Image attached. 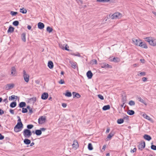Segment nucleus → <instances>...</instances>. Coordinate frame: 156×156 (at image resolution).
<instances>
[{
  "label": "nucleus",
  "mask_w": 156,
  "mask_h": 156,
  "mask_svg": "<svg viewBox=\"0 0 156 156\" xmlns=\"http://www.w3.org/2000/svg\"><path fill=\"white\" fill-rule=\"evenodd\" d=\"M144 40L147 42L151 46H156V38L154 37H148L144 38Z\"/></svg>",
  "instance_id": "nucleus-1"
},
{
  "label": "nucleus",
  "mask_w": 156,
  "mask_h": 156,
  "mask_svg": "<svg viewBox=\"0 0 156 156\" xmlns=\"http://www.w3.org/2000/svg\"><path fill=\"white\" fill-rule=\"evenodd\" d=\"M122 16V15L119 12H116L113 14L111 16L112 19H120Z\"/></svg>",
  "instance_id": "nucleus-2"
},
{
  "label": "nucleus",
  "mask_w": 156,
  "mask_h": 156,
  "mask_svg": "<svg viewBox=\"0 0 156 156\" xmlns=\"http://www.w3.org/2000/svg\"><path fill=\"white\" fill-rule=\"evenodd\" d=\"M23 134L26 138H29L32 135L31 131L28 129H25L23 131Z\"/></svg>",
  "instance_id": "nucleus-3"
},
{
  "label": "nucleus",
  "mask_w": 156,
  "mask_h": 156,
  "mask_svg": "<svg viewBox=\"0 0 156 156\" xmlns=\"http://www.w3.org/2000/svg\"><path fill=\"white\" fill-rule=\"evenodd\" d=\"M23 125L22 123H17L14 128V130L16 132H18L20 131V129L22 128Z\"/></svg>",
  "instance_id": "nucleus-4"
},
{
  "label": "nucleus",
  "mask_w": 156,
  "mask_h": 156,
  "mask_svg": "<svg viewBox=\"0 0 156 156\" xmlns=\"http://www.w3.org/2000/svg\"><path fill=\"white\" fill-rule=\"evenodd\" d=\"M23 76L24 80L25 82L28 83L29 80V75L28 74L25 70L23 71Z\"/></svg>",
  "instance_id": "nucleus-5"
},
{
  "label": "nucleus",
  "mask_w": 156,
  "mask_h": 156,
  "mask_svg": "<svg viewBox=\"0 0 156 156\" xmlns=\"http://www.w3.org/2000/svg\"><path fill=\"white\" fill-rule=\"evenodd\" d=\"M46 120V117L44 116H41L38 119V123L40 124H42L45 122Z\"/></svg>",
  "instance_id": "nucleus-6"
},
{
  "label": "nucleus",
  "mask_w": 156,
  "mask_h": 156,
  "mask_svg": "<svg viewBox=\"0 0 156 156\" xmlns=\"http://www.w3.org/2000/svg\"><path fill=\"white\" fill-rule=\"evenodd\" d=\"M132 40L134 44L138 46H140V43L142 42L141 40L140 39H137L133 38L132 39Z\"/></svg>",
  "instance_id": "nucleus-7"
},
{
  "label": "nucleus",
  "mask_w": 156,
  "mask_h": 156,
  "mask_svg": "<svg viewBox=\"0 0 156 156\" xmlns=\"http://www.w3.org/2000/svg\"><path fill=\"white\" fill-rule=\"evenodd\" d=\"M17 72L16 68L14 67H12L11 70V75L12 76H16Z\"/></svg>",
  "instance_id": "nucleus-8"
},
{
  "label": "nucleus",
  "mask_w": 156,
  "mask_h": 156,
  "mask_svg": "<svg viewBox=\"0 0 156 156\" xmlns=\"http://www.w3.org/2000/svg\"><path fill=\"white\" fill-rule=\"evenodd\" d=\"M101 67L104 68H112V66L111 65H109L108 64L106 63H102L101 64Z\"/></svg>",
  "instance_id": "nucleus-9"
},
{
  "label": "nucleus",
  "mask_w": 156,
  "mask_h": 156,
  "mask_svg": "<svg viewBox=\"0 0 156 156\" xmlns=\"http://www.w3.org/2000/svg\"><path fill=\"white\" fill-rule=\"evenodd\" d=\"M14 86L13 83H9L6 84L5 86V89L7 90H10Z\"/></svg>",
  "instance_id": "nucleus-10"
},
{
  "label": "nucleus",
  "mask_w": 156,
  "mask_h": 156,
  "mask_svg": "<svg viewBox=\"0 0 156 156\" xmlns=\"http://www.w3.org/2000/svg\"><path fill=\"white\" fill-rule=\"evenodd\" d=\"M145 146V143L144 141H143L141 142V143L139 145L138 148L139 149L142 150L144 148Z\"/></svg>",
  "instance_id": "nucleus-11"
},
{
  "label": "nucleus",
  "mask_w": 156,
  "mask_h": 156,
  "mask_svg": "<svg viewBox=\"0 0 156 156\" xmlns=\"http://www.w3.org/2000/svg\"><path fill=\"white\" fill-rule=\"evenodd\" d=\"M73 148L76 150L79 147L78 143L77 140H74L73 141V143L72 144Z\"/></svg>",
  "instance_id": "nucleus-12"
},
{
  "label": "nucleus",
  "mask_w": 156,
  "mask_h": 156,
  "mask_svg": "<svg viewBox=\"0 0 156 156\" xmlns=\"http://www.w3.org/2000/svg\"><path fill=\"white\" fill-rule=\"evenodd\" d=\"M143 116L144 118L147 119L148 120L152 122H153V121L152 119L150 117L147 115V114H144L143 115Z\"/></svg>",
  "instance_id": "nucleus-13"
},
{
  "label": "nucleus",
  "mask_w": 156,
  "mask_h": 156,
  "mask_svg": "<svg viewBox=\"0 0 156 156\" xmlns=\"http://www.w3.org/2000/svg\"><path fill=\"white\" fill-rule=\"evenodd\" d=\"M72 94L73 96V98H79L81 97L80 95L78 93L76 92H73L72 93Z\"/></svg>",
  "instance_id": "nucleus-14"
},
{
  "label": "nucleus",
  "mask_w": 156,
  "mask_h": 156,
  "mask_svg": "<svg viewBox=\"0 0 156 156\" xmlns=\"http://www.w3.org/2000/svg\"><path fill=\"white\" fill-rule=\"evenodd\" d=\"M48 93H44L42 94L41 98L42 99L45 100L48 98Z\"/></svg>",
  "instance_id": "nucleus-15"
},
{
  "label": "nucleus",
  "mask_w": 156,
  "mask_h": 156,
  "mask_svg": "<svg viewBox=\"0 0 156 156\" xmlns=\"http://www.w3.org/2000/svg\"><path fill=\"white\" fill-rule=\"evenodd\" d=\"M37 26L38 28L39 29L41 30L44 28V25L43 23L41 22H39L37 24Z\"/></svg>",
  "instance_id": "nucleus-16"
},
{
  "label": "nucleus",
  "mask_w": 156,
  "mask_h": 156,
  "mask_svg": "<svg viewBox=\"0 0 156 156\" xmlns=\"http://www.w3.org/2000/svg\"><path fill=\"white\" fill-rule=\"evenodd\" d=\"M87 75L88 79H90L92 78L93 74L91 71H89L87 73Z\"/></svg>",
  "instance_id": "nucleus-17"
},
{
  "label": "nucleus",
  "mask_w": 156,
  "mask_h": 156,
  "mask_svg": "<svg viewBox=\"0 0 156 156\" xmlns=\"http://www.w3.org/2000/svg\"><path fill=\"white\" fill-rule=\"evenodd\" d=\"M139 46L145 49H147L148 48L147 44L145 43H144L142 42H141Z\"/></svg>",
  "instance_id": "nucleus-18"
},
{
  "label": "nucleus",
  "mask_w": 156,
  "mask_h": 156,
  "mask_svg": "<svg viewBox=\"0 0 156 156\" xmlns=\"http://www.w3.org/2000/svg\"><path fill=\"white\" fill-rule=\"evenodd\" d=\"M14 28L13 27L10 26L9 27V28L7 31V33L8 34L11 33H12L14 31Z\"/></svg>",
  "instance_id": "nucleus-19"
},
{
  "label": "nucleus",
  "mask_w": 156,
  "mask_h": 156,
  "mask_svg": "<svg viewBox=\"0 0 156 156\" xmlns=\"http://www.w3.org/2000/svg\"><path fill=\"white\" fill-rule=\"evenodd\" d=\"M144 138L146 140L150 141L151 139V136L147 134H145L144 135Z\"/></svg>",
  "instance_id": "nucleus-20"
},
{
  "label": "nucleus",
  "mask_w": 156,
  "mask_h": 156,
  "mask_svg": "<svg viewBox=\"0 0 156 156\" xmlns=\"http://www.w3.org/2000/svg\"><path fill=\"white\" fill-rule=\"evenodd\" d=\"M17 96L12 95L10 97H9V101H11L14 100V99H17Z\"/></svg>",
  "instance_id": "nucleus-21"
},
{
  "label": "nucleus",
  "mask_w": 156,
  "mask_h": 156,
  "mask_svg": "<svg viewBox=\"0 0 156 156\" xmlns=\"http://www.w3.org/2000/svg\"><path fill=\"white\" fill-rule=\"evenodd\" d=\"M21 38L22 41L24 42H25L26 41V33H23L21 35Z\"/></svg>",
  "instance_id": "nucleus-22"
},
{
  "label": "nucleus",
  "mask_w": 156,
  "mask_h": 156,
  "mask_svg": "<svg viewBox=\"0 0 156 156\" xmlns=\"http://www.w3.org/2000/svg\"><path fill=\"white\" fill-rule=\"evenodd\" d=\"M66 96L69 97L72 96V94L68 90L66 91V93L64 94Z\"/></svg>",
  "instance_id": "nucleus-23"
},
{
  "label": "nucleus",
  "mask_w": 156,
  "mask_h": 156,
  "mask_svg": "<svg viewBox=\"0 0 156 156\" xmlns=\"http://www.w3.org/2000/svg\"><path fill=\"white\" fill-rule=\"evenodd\" d=\"M110 106L109 105H105L102 108L103 110L105 111L110 109Z\"/></svg>",
  "instance_id": "nucleus-24"
},
{
  "label": "nucleus",
  "mask_w": 156,
  "mask_h": 156,
  "mask_svg": "<svg viewBox=\"0 0 156 156\" xmlns=\"http://www.w3.org/2000/svg\"><path fill=\"white\" fill-rule=\"evenodd\" d=\"M70 63L72 67L74 69H75L76 67L77 63L76 62H70Z\"/></svg>",
  "instance_id": "nucleus-25"
},
{
  "label": "nucleus",
  "mask_w": 156,
  "mask_h": 156,
  "mask_svg": "<svg viewBox=\"0 0 156 156\" xmlns=\"http://www.w3.org/2000/svg\"><path fill=\"white\" fill-rule=\"evenodd\" d=\"M23 142L26 144H29L30 143L31 141L28 139H25L24 140Z\"/></svg>",
  "instance_id": "nucleus-26"
},
{
  "label": "nucleus",
  "mask_w": 156,
  "mask_h": 156,
  "mask_svg": "<svg viewBox=\"0 0 156 156\" xmlns=\"http://www.w3.org/2000/svg\"><path fill=\"white\" fill-rule=\"evenodd\" d=\"M20 12L23 14H25L27 12V10L24 8L20 9Z\"/></svg>",
  "instance_id": "nucleus-27"
},
{
  "label": "nucleus",
  "mask_w": 156,
  "mask_h": 156,
  "mask_svg": "<svg viewBox=\"0 0 156 156\" xmlns=\"http://www.w3.org/2000/svg\"><path fill=\"white\" fill-rule=\"evenodd\" d=\"M134 111L132 110H129L127 111V113L130 115H132L134 114Z\"/></svg>",
  "instance_id": "nucleus-28"
},
{
  "label": "nucleus",
  "mask_w": 156,
  "mask_h": 156,
  "mask_svg": "<svg viewBox=\"0 0 156 156\" xmlns=\"http://www.w3.org/2000/svg\"><path fill=\"white\" fill-rule=\"evenodd\" d=\"M138 100L139 101H140V102H141L143 103L144 104L146 105H147V104L145 102V101L142 98H141L140 97H139V98H138Z\"/></svg>",
  "instance_id": "nucleus-29"
},
{
  "label": "nucleus",
  "mask_w": 156,
  "mask_h": 156,
  "mask_svg": "<svg viewBox=\"0 0 156 156\" xmlns=\"http://www.w3.org/2000/svg\"><path fill=\"white\" fill-rule=\"evenodd\" d=\"M26 103L25 102H20L19 105V106L20 108H22L26 106Z\"/></svg>",
  "instance_id": "nucleus-30"
},
{
  "label": "nucleus",
  "mask_w": 156,
  "mask_h": 156,
  "mask_svg": "<svg viewBox=\"0 0 156 156\" xmlns=\"http://www.w3.org/2000/svg\"><path fill=\"white\" fill-rule=\"evenodd\" d=\"M17 104L16 102H12L10 104V106L12 108H14L16 105Z\"/></svg>",
  "instance_id": "nucleus-31"
},
{
  "label": "nucleus",
  "mask_w": 156,
  "mask_h": 156,
  "mask_svg": "<svg viewBox=\"0 0 156 156\" xmlns=\"http://www.w3.org/2000/svg\"><path fill=\"white\" fill-rule=\"evenodd\" d=\"M54 67V65L53 62L51 61H49V69H52Z\"/></svg>",
  "instance_id": "nucleus-32"
},
{
  "label": "nucleus",
  "mask_w": 156,
  "mask_h": 156,
  "mask_svg": "<svg viewBox=\"0 0 156 156\" xmlns=\"http://www.w3.org/2000/svg\"><path fill=\"white\" fill-rule=\"evenodd\" d=\"M120 59L118 58H113V60L112 61H113L115 62H118L120 61Z\"/></svg>",
  "instance_id": "nucleus-33"
},
{
  "label": "nucleus",
  "mask_w": 156,
  "mask_h": 156,
  "mask_svg": "<svg viewBox=\"0 0 156 156\" xmlns=\"http://www.w3.org/2000/svg\"><path fill=\"white\" fill-rule=\"evenodd\" d=\"M41 130H36L35 131V133L37 135H40L41 134Z\"/></svg>",
  "instance_id": "nucleus-34"
},
{
  "label": "nucleus",
  "mask_w": 156,
  "mask_h": 156,
  "mask_svg": "<svg viewBox=\"0 0 156 156\" xmlns=\"http://www.w3.org/2000/svg\"><path fill=\"white\" fill-rule=\"evenodd\" d=\"M88 148L89 150L90 151L92 150L93 149V146L92 144L91 143H89L88 144Z\"/></svg>",
  "instance_id": "nucleus-35"
},
{
  "label": "nucleus",
  "mask_w": 156,
  "mask_h": 156,
  "mask_svg": "<svg viewBox=\"0 0 156 156\" xmlns=\"http://www.w3.org/2000/svg\"><path fill=\"white\" fill-rule=\"evenodd\" d=\"M114 134L112 132H111L107 136V138L111 139L112 137L114 136Z\"/></svg>",
  "instance_id": "nucleus-36"
},
{
  "label": "nucleus",
  "mask_w": 156,
  "mask_h": 156,
  "mask_svg": "<svg viewBox=\"0 0 156 156\" xmlns=\"http://www.w3.org/2000/svg\"><path fill=\"white\" fill-rule=\"evenodd\" d=\"M129 104L130 106H134L135 105V102L134 101L131 100L129 102Z\"/></svg>",
  "instance_id": "nucleus-37"
},
{
  "label": "nucleus",
  "mask_w": 156,
  "mask_h": 156,
  "mask_svg": "<svg viewBox=\"0 0 156 156\" xmlns=\"http://www.w3.org/2000/svg\"><path fill=\"white\" fill-rule=\"evenodd\" d=\"M124 122V120L122 119H118L117 120V123L118 124H120L122 123H123Z\"/></svg>",
  "instance_id": "nucleus-38"
},
{
  "label": "nucleus",
  "mask_w": 156,
  "mask_h": 156,
  "mask_svg": "<svg viewBox=\"0 0 156 156\" xmlns=\"http://www.w3.org/2000/svg\"><path fill=\"white\" fill-rule=\"evenodd\" d=\"M18 12H14L13 11H11L10 12V14L12 16H16Z\"/></svg>",
  "instance_id": "nucleus-39"
},
{
  "label": "nucleus",
  "mask_w": 156,
  "mask_h": 156,
  "mask_svg": "<svg viewBox=\"0 0 156 156\" xmlns=\"http://www.w3.org/2000/svg\"><path fill=\"white\" fill-rule=\"evenodd\" d=\"M110 0H97V2H108Z\"/></svg>",
  "instance_id": "nucleus-40"
},
{
  "label": "nucleus",
  "mask_w": 156,
  "mask_h": 156,
  "mask_svg": "<svg viewBox=\"0 0 156 156\" xmlns=\"http://www.w3.org/2000/svg\"><path fill=\"white\" fill-rule=\"evenodd\" d=\"M19 24V22L17 21H15L13 22V24L15 26H17Z\"/></svg>",
  "instance_id": "nucleus-41"
},
{
  "label": "nucleus",
  "mask_w": 156,
  "mask_h": 156,
  "mask_svg": "<svg viewBox=\"0 0 156 156\" xmlns=\"http://www.w3.org/2000/svg\"><path fill=\"white\" fill-rule=\"evenodd\" d=\"M98 98L101 100H103L104 98L103 96L101 94H99L98 95Z\"/></svg>",
  "instance_id": "nucleus-42"
},
{
  "label": "nucleus",
  "mask_w": 156,
  "mask_h": 156,
  "mask_svg": "<svg viewBox=\"0 0 156 156\" xmlns=\"http://www.w3.org/2000/svg\"><path fill=\"white\" fill-rule=\"evenodd\" d=\"M146 75V73L144 72H141L140 73L138 74V76H145Z\"/></svg>",
  "instance_id": "nucleus-43"
},
{
  "label": "nucleus",
  "mask_w": 156,
  "mask_h": 156,
  "mask_svg": "<svg viewBox=\"0 0 156 156\" xmlns=\"http://www.w3.org/2000/svg\"><path fill=\"white\" fill-rule=\"evenodd\" d=\"M27 128L28 129H31L33 127H34V126L32 125H28L27 126Z\"/></svg>",
  "instance_id": "nucleus-44"
},
{
  "label": "nucleus",
  "mask_w": 156,
  "mask_h": 156,
  "mask_svg": "<svg viewBox=\"0 0 156 156\" xmlns=\"http://www.w3.org/2000/svg\"><path fill=\"white\" fill-rule=\"evenodd\" d=\"M69 48V46L67 44H66L65 45L64 49L67 51H69V50L68 49V48Z\"/></svg>",
  "instance_id": "nucleus-45"
},
{
  "label": "nucleus",
  "mask_w": 156,
  "mask_h": 156,
  "mask_svg": "<svg viewBox=\"0 0 156 156\" xmlns=\"http://www.w3.org/2000/svg\"><path fill=\"white\" fill-rule=\"evenodd\" d=\"M27 108H23L22 110V112L23 113H26L27 112Z\"/></svg>",
  "instance_id": "nucleus-46"
},
{
  "label": "nucleus",
  "mask_w": 156,
  "mask_h": 156,
  "mask_svg": "<svg viewBox=\"0 0 156 156\" xmlns=\"http://www.w3.org/2000/svg\"><path fill=\"white\" fill-rule=\"evenodd\" d=\"M151 148L153 150H156V146L152 145L151 146Z\"/></svg>",
  "instance_id": "nucleus-47"
},
{
  "label": "nucleus",
  "mask_w": 156,
  "mask_h": 156,
  "mask_svg": "<svg viewBox=\"0 0 156 156\" xmlns=\"http://www.w3.org/2000/svg\"><path fill=\"white\" fill-rule=\"evenodd\" d=\"M65 44H61L59 45L60 48L63 50L64 49L65 46Z\"/></svg>",
  "instance_id": "nucleus-48"
},
{
  "label": "nucleus",
  "mask_w": 156,
  "mask_h": 156,
  "mask_svg": "<svg viewBox=\"0 0 156 156\" xmlns=\"http://www.w3.org/2000/svg\"><path fill=\"white\" fill-rule=\"evenodd\" d=\"M91 61L93 63V64H97V61L96 59H93Z\"/></svg>",
  "instance_id": "nucleus-49"
},
{
  "label": "nucleus",
  "mask_w": 156,
  "mask_h": 156,
  "mask_svg": "<svg viewBox=\"0 0 156 156\" xmlns=\"http://www.w3.org/2000/svg\"><path fill=\"white\" fill-rule=\"evenodd\" d=\"M59 83L61 84H63L65 82L63 80L61 79L58 82Z\"/></svg>",
  "instance_id": "nucleus-50"
},
{
  "label": "nucleus",
  "mask_w": 156,
  "mask_h": 156,
  "mask_svg": "<svg viewBox=\"0 0 156 156\" xmlns=\"http://www.w3.org/2000/svg\"><path fill=\"white\" fill-rule=\"evenodd\" d=\"M72 55H73L77 56H78V57H80V54H79L78 53H76V54L73 53V54H72Z\"/></svg>",
  "instance_id": "nucleus-51"
},
{
  "label": "nucleus",
  "mask_w": 156,
  "mask_h": 156,
  "mask_svg": "<svg viewBox=\"0 0 156 156\" xmlns=\"http://www.w3.org/2000/svg\"><path fill=\"white\" fill-rule=\"evenodd\" d=\"M136 148H134L133 150H131V152L133 153L134 152H135L136 151Z\"/></svg>",
  "instance_id": "nucleus-52"
},
{
  "label": "nucleus",
  "mask_w": 156,
  "mask_h": 156,
  "mask_svg": "<svg viewBox=\"0 0 156 156\" xmlns=\"http://www.w3.org/2000/svg\"><path fill=\"white\" fill-rule=\"evenodd\" d=\"M147 78L146 77H144L142 78V80L144 82H146V81H147Z\"/></svg>",
  "instance_id": "nucleus-53"
},
{
  "label": "nucleus",
  "mask_w": 156,
  "mask_h": 156,
  "mask_svg": "<svg viewBox=\"0 0 156 156\" xmlns=\"http://www.w3.org/2000/svg\"><path fill=\"white\" fill-rule=\"evenodd\" d=\"M18 118V123H22V122H21V119L19 116L17 117Z\"/></svg>",
  "instance_id": "nucleus-54"
},
{
  "label": "nucleus",
  "mask_w": 156,
  "mask_h": 156,
  "mask_svg": "<svg viewBox=\"0 0 156 156\" xmlns=\"http://www.w3.org/2000/svg\"><path fill=\"white\" fill-rule=\"evenodd\" d=\"M62 106L63 108H66L67 106V105L66 103H63L62 104Z\"/></svg>",
  "instance_id": "nucleus-55"
},
{
  "label": "nucleus",
  "mask_w": 156,
  "mask_h": 156,
  "mask_svg": "<svg viewBox=\"0 0 156 156\" xmlns=\"http://www.w3.org/2000/svg\"><path fill=\"white\" fill-rule=\"evenodd\" d=\"M9 111H10V113L11 114H14V110H12V109H10Z\"/></svg>",
  "instance_id": "nucleus-56"
},
{
  "label": "nucleus",
  "mask_w": 156,
  "mask_h": 156,
  "mask_svg": "<svg viewBox=\"0 0 156 156\" xmlns=\"http://www.w3.org/2000/svg\"><path fill=\"white\" fill-rule=\"evenodd\" d=\"M4 138V136L2 135L0 133V140H2Z\"/></svg>",
  "instance_id": "nucleus-57"
},
{
  "label": "nucleus",
  "mask_w": 156,
  "mask_h": 156,
  "mask_svg": "<svg viewBox=\"0 0 156 156\" xmlns=\"http://www.w3.org/2000/svg\"><path fill=\"white\" fill-rule=\"evenodd\" d=\"M4 113V111L2 109H0V115H2Z\"/></svg>",
  "instance_id": "nucleus-58"
},
{
  "label": "nucleus",
  "mask_w": 156,
  "mask_h": 156,
  "mask_svg": "<svg viewBox=\"0 0 156 156\" xmlns=\"http://www.w3.org/2000/svg\"><path fill=\"white\" fill-rule=\"evenodd\" d=\"M140 61L142 63H145V61L144 60V59H140Z\"/></svg>",
  "instance_id": "nucleus-59"
},
{
  "label": "nucleus",
  "mask_w": 156,
  "mask_h": 156,
  "mask_svg": "<svg viewBox=\"0 0 156 156\" xmlns=\"http://www.w3.org/2000/svg\"><path fill=\"white\" fill-rule=\"evenodd\" d=\"M110 130V129L109 128H108L107 129L106 131V133H108L109 132Z\"/></svg>",
  "instance_id": "nucleus-60"
},
{
  "label": "nucleus",
  "mask_w": 156,
  "mask_h": 156,
  "mask_svg": "<svg viewBox=\"0 0 156 156\" xmlns=\"http://www.w3.org/2000/svg\"><path fill=\"white\" fill-rule=\"evenodd\" d=\"M31 26L30 25H28L27 27V28L29 30H30L31 28Z\"/></svg>",
  "instance_id": "nucleus-61"
},
{
  "label": "nucleus",
  "mask_w": 156,
  "mask_h": 156,
  "mask_svg": "<svg viewBox=\"0 0 156 156\" xmlns=\"http://www.w3.org/2000/svg\"><path fill=\"white\" fill-rule=\"evenodd\" d=\"M3 101L5 102V103H7L8 102V101L7 99H4Z\"/></svg>",
  "instance_id": "nucleus-62"
},
{
  "label": "nucleus",
  "mask_w": 156,
  "mask_h": 156,
  "mask_svg": "<svg viewBox=\"0 0 156 156\" xmlns=\"http://www.w3.org/2000/svg\"><path fill=\"white\" fill-rule=\"evenodd\" d=\"M106 145H104L103 146V147L102 148V150H103L104 151H105V148H106Z\"/></svg>",
  "instance_id": "nucleus-63"
},
{
  "label": "nucleus",
  "mask_w": 156,
  "mask_h": 156,
  "mask_svg": "<svg viewBox=\"0 0 156 156\" xmlns=\"http://www.w3.org/2000/svg\"><path fill=\"white\" fill-rule=\"evenodd\" d=\"M45 129H46L45 128H41L40 130H41V131H44L45 130Z\"/></svg>",
  "instance_id": "nucleus-64"
}]
</instances>
